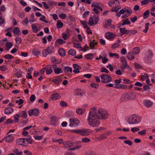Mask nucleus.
<instances>
[{
    "mask_svg": "<svg viewBox=\"0 0 155 155\" xmlns=\"http://www.w3.org/2000/svg\"><path fill=\"white\" fill-rule=\"evenodd\" d=\"M107 111L102 108H91L89 110L87 118L88 124L93 127H97L100 123V119H106L107 118Z\"/></svg>",
    "mask_w": 155,
    "mask_h": 155,
    "instance_id": "nucleus-1",
    "label": "nucleus"
},
{
    "mask_svg": "<svg viewBox=\"0 0 155 155\" xmlns=\"http://www.w3.org/2000/svg\"><path fill=\"white\" fill-rule=\"evenodd\" d=\"M71 131L84 136H87L90 134V133L92 132L91 130L88 129L73 130H71Z\"/></svg>",
    "mask_w": 155,
    "mask_h": 155,
    "instance_id": "nucleus-2",
    "label": "nucleus"
},
{
    "mask_svg": "<svg viewBox=\"0 0 155 155\" xmlns=\"http://www.w3.org/2000/svg\"><path fill=\"white\" fill-rule=\"evenodd\" d=\"M141 120V118L139 116L133 115L128 118L127 122L130 124H136L139 123Z\"/></svg>",
    "mask_w": 155,
    "mask_h": 155,
    "instance_id": "nucleus-3",
    "label": "nucleus"
},
{
    "mask_svg": "<svg viewBox=\"0 0 155 155\" xmlns=\"http://www.w3.org/2000/svg\"><path fill=\"white\" fill-rule=\"evenodd\" d=\"M99 20V17L94 15L93 17H90L88 21V25L91 26H93L94 25H96L97 23Z\"/></svg>",
    "mask_w": 155,
    "mask_h": 155,
    "instance_id": "nucleus-4",
    "label": "nucleus"
},
{
    "mask_svg": "<svg viewBox=\"0 0 155 155\" xmlns=\"http://www.w3.org/2000/svg\"><path fill=\"white\" fill-rule=\"evenodd\" d=\"M136 97V94L134 93L127 92L124 96V99L125 101L134 99Z\"/></svg>",
    "mask_w": 155,
    "mask_h": 155,
    "instance_id": "nucleus-5",
    "label": "nucleus"
},
{
    "mask_svg": "<svg viewBox=\"0 0 155 155\" xmlns=\"http://www.w3.org/2000/svg\"><path fill=\"white\" fill-rule=\"evenodd\" d=\"M100 76L103 83H109L112 81L111 78L108 74H103L101 75Z\"/></svg>",
    "mask_w": 155,
    "mask_h": 155,
    "instance_id": "nucleus-6",
    "label": "nucleus"
},
{
    "mask_svg": "<svg viewBox=\"0 0 155 155\" xmlns=\"http://www.w3.org/2000/svg\"><path fill=\"white\" fill-rule=\"evenodd\" d=\"M70 124L69 126L70 127H76L78 126L80 124L79 120L75 118H71L69 119Z\"/></svg>",
    "mask_w": 155,
    "mask_h": 155,
    "instance_id": "nucleus-7",
    "label": "nucleus"
},
{
    "mask_svg": "<svg viewBox=\"0 0 155 155\" xmlns=\"http://www.w3.org/2000/svg\"><path fill=\"white\" fill-rule=\"evenodd\" d=\"M28 114L30 116L34 115L35 117H37L39 113V110L37 108H34L32 109H30L28 111Z\"/></svg>",
    "mask_w": 155,
    "mask_h": 155,
    "instance_id": "nucleus-8",
    "label": "nucleus"
},
{
    "mask_svg": "<svg viewBox=\"0 0 155 155\" xmlns=\"http://www.w3.org/2000/svg\"><path fill=\"white\" fill-rule=\"evenodd\" d=\"M121 61L122 62V65L120 66L121 68L123 70L125 69L127 67V62L126 61V59L124 56L120 58Z\"/></svg>",
    "mask_w": 155,
    "mask_h": 155,
    "instance_id": "nucleus-9",
    "label": "nucleus"
},
{
    "mask_svg": "<svg viewBox=\"0 0 155 155\" xmlns=\"http://www.w3.org/2000/svg\"><path fill=\"white\" fill-rule=\"evenodd\" d=\"M16 143L18 145H21L25 147H27V145L25 143V141L23 138H19L16 140Z\"/></svg>",
    "mask_w": 155,
    "mask_h": 155,
    "instance_id": "nucleus-10",
    "label": "nucleus"
},
{
    "mask_svg": "<svg viewBox=\"0 0 155 155\" xmlns=\"http://www.w3.org/2000/svg\"><path fill=\"white\" fill-rule=\"evenodd\" d=\"M52 68L54 69V71L56 74H59L63 72V71L61 68H57L56 64L52 65Z\"/></svg>",
    "mask_w": 155,
    "mask_h": 155,
    "instance_id": "nucleus-11",
    "label": "nucleus"
},
{
    "mask_svg": "<svg viewBox=\"0 0 155 155\" xmlns=\"http://www.w3.org/2000/svg\"><path fill=\"white\" fill-rule=\"evenodd\" d=\"M106 38L109 40L114 38L115 37V35L112 32H108L105 34Z\"/></svg>",
    "mask_w": 155,
    "mask_h": 155,
    "instance_id": "nucleus-12",
    "label": "nucleus"
},
{
    "mask_svg": "<svg viewBox=\"0 0 155 155\" xmlns=\"http://www.w3.org/2000/svg\"><path fill=\"white\" fill-rule=\"evenodd\" d=\"M60 95L58 93L53 94L51 96L50 98L52 100H55L60 98Z\"/></svg>",
    "mask_w": 155,
    "mask_h": 155,
    "instance_id": "nucleus-13",
    "label": "nucleus"
},
{
    "mask_svg": "<svg viewBox=\"0 0 155 155\" xmlns=\"http://www.w3.org/2000/svg\"><path fill=\"white\" fill-rule=\"evenodd\" d=\"M52 67L50 65H47L45 66L46 73L47 75L51 74L53 71Z\"/></svg>",
    "mask_w": 155,
    "mask_h": 155,
    "instance_id": "nucleus-14",
    "label": "nucleus"
},
{
    "mask_svg": "<svg viewBox=\"0 0 155 155\" xmlns=\"http://www.w3.org/2000/svg\"><path fill=\"white\" fill-rule=\"evenodd\" d=\"M13 109L11 107H8L5 109V113L7 115L11 114L13 111Z\"/></svg>",
    "mask_w": 155,
    "mask_h": 155,
    "instance_id": "nucleus-15",
    "label": "nucleus"
},
{
    "mask_svg": "<svg viewBox=\"0 0 155 155\" xmlns=\"http://www.w3.org/2000/svg\"><path fill=\"white\" fill-rule=\"evenodd\" d=\"M144 105L147 107H150L153 105V102L148 100H145L143 101Z\"/></svg>",
    "mask_w": 155,
    "mask_h": 155,
    "instance_id": "nucleus-16",
    "label": "nucleus"
},
{
    "mask_svg": "<svg viewBox=\"0 0 155 155\" xmlns=\"http://www.w3.org/2000/svg\"><path fill=\"white\" fill-rule=\"evenodd\" d=\"M85 110L84 108H79L76 109V112L78 115H81L84 113Z\"/></svg>",
    "mask_w": 155,
    "mask_h": 155,
    "instance_id": "nucleus-17",
    "label": "nucleus"
},
{
    "mask_svg": "<svg viewBox=\"0 0 155 155\" xmlns=\"http://www.w3.org/2000/svg\"><path fill=\"white\" fill-rule=\"evenodd\" d=\"M13 136L11 134H9L6 137L5 140L7 142L10 143L13 141Z\"/></svg>",
    "mask_w": 155,
    "mask_h": 155,
    "instance_id": "nucleus-18",
    "label": "nucleus"
},
{
    "mask_svg": "<svg viewBox=\"0 0 155 155\" xmlns=\"http://www.w3.org/2000/svg\"><path fill=\"white\" fill-rule=\"evenodd\" d=\"M25 141L26 140L28 144H31L32 143V140L31 136L28 135L26 138H24Z\"/></svg>",
    "mask_w": 155,
    "mask_h": 155,
    "instance_id": "nucleus-19",
    "label": "nucleus"
},
{
    "mask_svg": "<svg viewBox=\"0 0 155 155\" xmlns=\"http://www.w3.org/2000/svg\"><path fill=\"white\" fill-rule=\"evenodd\" d=\"M134 54L133 53L129 52L127 55V57L129 60H132L134 58Z\"/></svg>",
    "mask_w": 155,
    "mask_h": 155,
    "instance_id": "nucleus-20",
    "label": "nucleus"
},
{
    "mask_svg": "<svg viewBox=\"0 0 155 155\" xmlns=\"http://www.w3.org/2000/svg\"><path fill=\"white\" fill-rule=\"evenodd\" d=\"M68 53L71 55L74 56L76 55V52L74 49H70L68 51Z\"/></svg>",
    "mask_w": 155,
    "mask_h": 155,
    "instance_id": "nucleus-21",
    "label": "nucleus"
},
{
    "mask_svg": "<svg viewBox=\"0 0 155 155\" xmlns=\"http://www.w3.org/2000/svg\"><path fill=\"white\" fill-rule=\"evenodd\" d=\"M58 53L61 57H64L65 55V53L64 50L63 48L59 49Z\"/></svg>",
    "mask_w": 155,
    "mask_h": 155,
    "instance_id": "nucleus-22",
    "label": "nucleus"
},
{
    "mask_svg": "<svg viewBox=\"0 0 155 155\" xmlns=\"http://www.w3.org/2000/svg\"><path fill=\"white\" fill-rule=\"evenodd\" d=\"M119 30L122 35L124 34H128V30H127L125 28H120Z\"/></svg>",
    "mask_w": 155,
    "mask_h": 155,
    "instance_id": "nucleus-23",
    "label": "nucleus"
},
{
    "mask_svg": "<svg viewBox=\"0 0 155 155\" xmlns=\"http://www.w3.org/2000/svg\"><path fill=\"white\" fill-rule=\"evenodd\" d=\"M64 72L67 73L69 72L71 73L72 72V70L71 68L69 67H65L64 68Z\"/></svg>",
    "mask_w": 155,
    "mask_h": 155,
    "instance_id": "nucleus-24",
    "label": "nucleus"
},
{
    "mask_svg": "<svg viewBox=\"0 0 155 155\" xmlns=\"http://www.w3.org/2000/svg\"><path fill=\"white\" fill-rule=\"evenodd\" d=\"M84 93L83 91L80 89H78L77 90L75 93V94L77 95H80L82 96Z\"/></svg>",
    "mask_w": 155,
    "mask_h": 155,
    "instance_id": "nucleus-25",
    "label": "nucleus"
},
{
    "mask_svg": "<svg viewBox=\"0 0 155 155\" xmlns=\"http://www.w3.org/2000/svg\"><path fill=\"white\" fill-rule=\"evenodd\" d=\"M85 58L88 60L92 59L94 57V54H88L85 55Z\"/></svg>",
    "mask_w": 155,
    "mask_h": 155,
    "instance_id": "nucleus-26",
    "label": "nucleus"
},
{
    "mask_svg": "<svg viewBox=\"0 0 155 155\" xmlns=\"http://www.w3.org/2000/svg\"><path fill=\"white\" fill-rule=\"evenodd\" d=\"M150 11L149 10H147L143 13V18L144 19H146L149 16Z\"/></svg>",
    "mask_w": 155,
    "mask_h": 155,
    "instance_id": "nucleus-27",
    "label": "nucleus"
},
{
    "mask_svg": "<svg viewBox=\"0 0 155 155\" xmlns=\"http://www.w3.org/2000/svg\"><path fill=\"white\" fill-rule=\"evenodd\" d=\"M47 49L48 52V53H49V54L51 53L54 52V48L53 46H51L48 47Z\"/></svg>",
    "mask_w": 155,
    "mask_h": 155,
    "instance_id": "nucleus-28",
    "label": "nucleus"
},
{
    "mask_svg": "<svg viewBox=\"0 0 155 155\" xmlns=\"http://www.w3.org/2000/svg\"><path fill=\"white\" fill-rule=\"evenodd\" d=\"M63 25V24L60 20L57 21L56 24L57 27L58 28H62Z\"/></svg>",
    "mask_w": 155,
    "mask_h": 155,
    "instance_id": "nucleus-29",
    "label": "nucleus"
},
{
    "mask_svg": "<svg viewBox=\"0 0 155 155\" xmlns=\"http://www.w3.org/2000/svg\"><path fill=\"white\" fill-rule=\"evenodd\" d=\"M140 48L138 47H136L133 49V53L135 55L137 54L139 52Z\"/></svg>",
    "mask_w": 155,
    "mask_h": 155,
    "instance_id": "nucleus-30",
    "label": "nucleus"
},
{
    "mask_svg": "<svg viewBox=\"0 0 155 155\" xmlns=\"http://www.w3.org/2000/svg\"><path fill=\"white\" fill-rule=\"evenodd\" d=\"M32 53L33 55L37 56L40 53V52L38 49L35 48L33 50Z\"/></svg>",
    "mask_w": 155,
    "mask_h": 155,
    "instance_id": "nucleus-31",
    "label": "nucleus"
},
{
    "mask_svg": "<svg viewBox=\"0 0 155 155\" xmlns=\"http://www.w3.org/2000/svg\"><path fill=\"white\" fill-rule=\"evenodd\" d=\"M123 22L121 24L122 25H125L130 24V22L129 21L128 18H126L123 20Z\"/></svg>",
    "mask_w": 155,
    "mask_h": 155,
    "instance_id": "nucleus-32",
    "label": "nucleus"
},
{
    "mask_svg": "<svg viewBox=\"0 0 155 155\" xmlns=\"http://www.w3.org/2000/svg\"><path fill=\"white\" fill-rule=\"evenodd\" d=\"M31 26L33 31L35 33L37 32L38 31V27L34 24H32Z\"/></svg>",
    "mask_w": 155,
    "mask_h": 155,
    "instance_id": "nucleus-33",
    "label": "nucleus"
},
{
    "mask_svg": "<svg viewBox=\"0 0 155 155\" xmlns=\"http://www.w3.org/2000/svg\"><path fill=\"white\" fill-rule=\"evenodd\" d=\"M65 115L67 117H71L73 116V112L71 110L67 111L65 112Z\"/></svg>",
    "mask_w": 155,
    "mask_h": 155,
    "instance_id": "nucleus-34",
    "label": "nucleus"
},
{
    "mask_svg": "<svg viewBox=\"0 0 155 155\" xmlns=\"http://www.w3.org/2000/svg\"><path fill=\"white\" fill-rule=\"evenodd\" d=\"M57 42L58 44L59 45H61L63 43H66V41H64L62 39H57L56 43Z\"/></svg>",
    "mask_w": 155,
    "mask_h": 155,
    "instance_id": "nucleus-35",
    "label": "nucleus"
},
{
    "mask_svg": "<svg viewBox=\"0 0 155 155\" xmlns=\"http://www.w3.org/2000/svg\"><path fill=\"white\" fill-rule=\"evenodd\" d=\"M13 31L14 34L17 35L19 34L20 31L19 28L18 27H15Z\"/></svg>",
    "mask_w": 155,
    "mask_h": 155,
    "instance_id": "nucleus-36",
    "label": "nucleus"
},
{
    "mask_svg": "<svg viewBox=\"0 0 155 155\" xmlns=\"http://www.w3.org/2000/svg\"><path fill=\"white\" fill-rule=\"evenodd\" d=\"M137 31L136 30H128V34H129V35H131L132 34L134 35L136 34Z\"/></svg>",
    "mask_w": 155,
    "mask_h": 155,
    "instance_id": "nucleus-37",
    "label": "nucleus"
},
{
    "mask_svg": "<svg viewBox=\"0 0 155 155\" xmlns=\"http://www.w3.org/2000/svg\"><path fill=\"white\" fill-rule=\"evenodd\" d=\"M34 137L36 140H40L42 139L43 135H42L41 136L35 135L33 136Z\"/></svg>",
    "mask_w": 155,
    "mask_h": 155,
    "instance_id": "nucleus-38",
    "label": "nucleus"
},
{
    "mask_svg": "<svg viewBox=\"0 0 155 155\" xmlns=\"http://www.w3.org/2000/svg\"><path fill=\"white\" fill-rule=\"evenodd\" d=\"M13 152L15 153L16 155H21L22 154V151L19 152L18 149L16 148L14 149Z\"/></svg>",
    "mask_w": 155,
    "mask_h": 155,
    "instance_id": "nucleus-39",
    "label": "nucleus"
},
{
    "mask_svg": "<svg viewBox=\"0 0 155 155\" xmlns=\"http://www.w3.org/2000/svg\"><path fill=\"white\" fill-rule=\"evenodd\" d=\"M47 3L48 5L51 6L52 7L56 5L57 4L56 2L53 1H49Z\"/></svg>",
    "mask_w": 155,
    "mask_h": 155,
    "instance_id": "nucleus-40",
    "label": "nucleus"
},
{
    "mask_svg": "<svg viewBox=\"0 0 155 155\" xmlns=\"http://www.w3.org/2000/svg\"><path fill=\"white\" fill-rule=\"evenodd\" d=\"M114 87L117 88H127V86L126 85H124L121 84H119L118 86L117 87Z\"/></svg>",
    "mask_w": 155,
    "mask_h": 155,
    "instance_id": "nucleus-41",
    "label": "nucleus"
},
{
    "mask_svg": "<svg viewBox=\"0 0 155 155\" xmlns=\"http://www.w3.org/2000/svg\"><path fill=\"white\" fill-rule=\"evenodd\" d=\"M150 24V23L149 22H147L145 24V29L144 30H143V31L144 33H147L149 27L148 26Z\"/></svg>",
    "mask_w": 155,
    "mask_h": 155,
    "instance_id": "nucleus-42",
    "label": "nucleus"
},
{
    "mask_svg": "<svg viewBox=\"0 0 155 155\" xmlns=\"http://www.w3.org/2000/svg\"><path fill=\"white\" fill-rule=\"evenodd\" d=\"M109 55L110 57L115 56L116 58H118L119 57V55L117 54V53H109Z\"/></svg>",
    "mask_w": 155,
    "mask_h": 155,
    "instance_id": "nucleus-43",
    "label": "nucleus"
},
{
    "mask_svg": "<svg viewBox=\"0 0 155 155\" xmlns=\"http://www.w3.org/2000/svg\"><path fill=\"white\" fill-rule=\"evenodd\" d=\"M90 86L92 88L97 89V87H99V84H98L92 83L90 84Z\"/></svg>",
    "mask_w": 155,
    "mask_h": 155,
    "instance_id": "nucleus-44",
    "label": "nucleus"
},
{
    "mask_svg": "<svg viewBox=\"0 0 155 155\" xmlns=\"http://www.w3.org/2000/svg\"><path fill=\"white\" fill-rule=\"evenodd\" d=\"M42 54L43 56L46 57L48 54H49V53H48V52L46 49L42 51Z\"/></svg>",
    "mask_w": 155,
    "mask_h": 155,
    "instance_id": "nucleus-45",
    "label": "nucleus"
},
{
    "mask_svg": "<svg viewBox=\"0 0 155 155\" xmlns=\"http://www.w3.org/2000/svg\"><path fill=\"white\" fill-rule=\"evenodd\" d=\"M66 144L65 143H64V145H68V147H69L74 146V144L73 142H71L69 141H67V142H66Z\"/></svg>",
    "mask_w": 155,
    "mask_h": 155,
    "instance_id": "nucleus-46",
    "label": "nucleus"
},
{
    "mask_svg": "<svg viewBox=\"0 0 155 155\" xmlns=\"http://www.w3.org/2000/svg\"><path fill=\"white\" fill-rule=\"evenodd\" d=\"M90 141V139L87 137H84L82 139V141L83 143H88Z\"/></svg>",
    "mask_w": 155,
    "mask_h": 155,
    "instance_id": "nucleus-47",
    "label": "nucleus"
},
{
    "mask_svg": "<svg viewBox=\"0 0 155 155\" xmlns=\"http://www.w3.org/2000/svg\"><path fill=\"white\" fill-rule=\"evenodd\" d=\"M107 135L105 133L101 135L100 137L97 138L98 139L102 140L105 139L107 138Z\"/></svg>",
    "mask_w": 155,
    "mask_h": 155,
    "instance_id": "nucleus-48",
    "label": "nucleus"
},
{
    "mask_svg": "<svg viewBox=\"0 0 155 155\" xmlns=\"http://www.w3.org/2000/svg\"><path fill=\"white\" fill-rule=\"evenodd\" d=\"M52 141L54 142H58L59 144H62L63 142V140L62 139H56L55 140H53V139Z\"/></svg>",
    "mask_w": 155,
    "mask_h": 155,
    "instance_id": "nucleus-49",
    "label": "nucleus"
},
{
    "mask_svg": "<svg viewBox=\"0 0 155 155\" xmlns=\"http://www.w3.org/2000/svg\"><path fill=\"white\" fill-rule=\"evenodd\" d=\"M144 75H141V79L142 81H144L146 79L148 78V76L147 74H144Z\"/></svg>",
    "mask_w": 155,
    "mask_h": 155,
    "instance_id": "nucleus-50",
    "label": "nucleus"
},
{
    "mask_svg": "<svg viewBox=\"0 0 155 155\" xmlns=\"http://www.w3.org/2000/svg\"><path fill=\"white\" fill-rule=\"evenodd\" d=\"M114 82L115 83V84H114V85L116 86L115 87L118 86L119 85L118 84H119L121 82V79H120L118 80H115L114 81Z\"/></svg>",
    "mask_w": 155,
    "mask_h": 155,
    "instance_id": "nucleus-51",
    "label": "nucleus"
},
{
    "mask_svg": "<svg viewBox=\"0 0 155 155\" xmlns=\"http://www.w3.org/2000/svg\"><path fill=\"white\" fill-rule=\"evenodd\" d=\"M15 41L16 43L20 44L21 43V37H17L15 38Z\"/></svg>",
    "mask_w": 155,
    "mask_h": 155,
    "instance_id": "nucleus-52",
    "label": "nucleus"
},
{
    "mask_svg": "<svg viewBox=\"0 0 155 155\" xmlns=\"http://www.w3.org/2000/svg\"><path fill=\"white\" fill-rule=\"evenodd\" d=\"M4 57L6 59H12L14 58V57L12 55L8 54L5 55L4 56Z\"/></svg>",
    "mask_w": 155,
    "mask_h": 155,
    "instance_id": "nucleus-53",
    "label": "nucleus"
},
{
    "mask_svg": "<svg viewBox=\"0 0 155 155\" xmlns=\"http://www.w3.org/2000/svg\"><path fill=\"white\" fill-rule=\"evenodd\" d=\"M8 69L7 68L5 65H2L0 67V70L4 71Z\"/></svg>",
    "mask_w": 155,
    "mask_h": 155,
    "instance_id": "nucleus-54",
    "label": "nucleus"
},
{
    "mask_svg": "<svg viewBox=\"0 0 155 155\" xmlns=\"http://www.w3.org/2000/svg\"><path fill=\"white\" fill-rule=\"evenodd\" d=\"M12 43L10 42H7L6 44V46L9 48H12Z\"/></svg>",
    "mask_w": 155,
    "mask_h": 155,
    "instance_id": "nucleus-55",
    "label": "nucleus"
},
{
    "mask_svg": "<svg viewBox=\"0 0 155 155\" xmlns=\"http://www.w3.org/2000/svg\"><path fill=\"white\" fill-rule=\"evenodd\" d=\"M13 121L10 119H8L4 123V125H6L9 124H11L13 123Z\"/></svg>",
    "mask_w": 155,
    "mask_h": 155,
    "instance_id": "nucleus-56",
    "label": "nucleus"
},
{
    "mask_svg": "<svg viewBox=\"0 0 155 155\" xmlns=\"http://www.w3.org/2000/svg\"><path fill=\"white\" fill-rule=\"evenodd\" d=\"M45 16L44 15H43L41 17L39 18V19L42 21H44L46 23H48V22L45 19Z\"/></svg>",
    "mask_w": 155,
    "mask_h": 155,
    "instance_id": "nucleus-57",
    "label": "nucleus"
},
{
    "mask_svg": "<svg viewBox=\"0 0 155 155\" xmlns=\"http://www.w3.org/2000/svg\"><path fill=\"white\" fill-rule=\"evenodd\" d=\"M60 105L62 107H66L68 105V104L66 102L62 101L60 102Z\"/></svg>",
    "mask_w": 155,
    "mask_h": 155,
    "instance_id": "nucleus-58",
    "label": "nucleus"
},
{
    "mask_svg": "<svg viewBox=\"0 0 155 155\" xmlns=\"http://www.w3.org/2000/svg\"><path fill=\"white\" fill-rule=\"evenodd\" d=\"M101 72H105L106 73H108L109 71L105 68H101Z\"/></svg>",
    "mask_w": 155,
    "mask_h": 155,
    "instance_id": "nucleus-59",
    "label": "nucleus"
},
{
    "mask_svg": "<svg viewBox=\"0 0 155 155\" xmlns=\"http://www.w3.org/2000/svg\"><path fill=\"white\" fill-rule=\"evenodd\" d=\"M138 133L139 135H144L146 134V130H143L142 131L139 132Z\"/></svg>",
    "mask_w": 155,
    "mask_h": 155,
    "instance_id": "nucleus-60",
    "label": "nucleus"
},
{
    "mask_svg": "<svg viewBox=\"0 0 155 155\" xmlns=\"http://www.w3.org/2000/svg\"><path fill=\"white\" fill-rule=\"evenodd\" d=\"M74 68L75 69H81V67L80 66H79L77 64H74L73 65Z\"/></svg>",
    "mask_w": 155,
    "mask_h": 155,
    "instance_id": "nucleus-61",
    "label": "nucleus"
},
{
    "mask_svg": "<svg viewBox=\"0 0 155 155\" xmlns=\"http://www.w3.org/2000/svg\"><path fill=\"white\" fill-rule=\"evenodd\" d=\"M131 131L133 133H135L136 132L140 130V129L137 127H134L131 128Z\"/></svg>",
    "mask_w": 155,
    "mask_h": 155,
    "instance_id": "nucleus-62",
    "label": "nucleus"
},
{
    "mask_svg": "<svg viewBox=\"0 0 155 155\" xmlns=\"http://www.w3.org/2000/svg\"><path fill=\"white\" fill-rule=\"evenodd\" d=\"M124 143L125 144H127L129 146H131L132 144V142L130 140H125L124 141Z\"/></svg>",
    "mask_w": 155,
    "mask_h": 155,
    "instance_id": "nucleus-63",
    "label": "nucleus"
},
{
    "mask_svg": "<svg viewBox=\"0 0 155 155\" xmlns=\"http://www.w3.org/2000/svg\"><path fill=\"white\" fill-rule=\"evenodd\" d=\"M51 120L53 124H54L55 122L57 121V118L55 116L53 117H51Z\"/></svg>",
    "mask_w": 155,
    "mask_h": 155,
    "instance_id": "nucleus-64",
    "label": "nucleus"
}]
</instances>
